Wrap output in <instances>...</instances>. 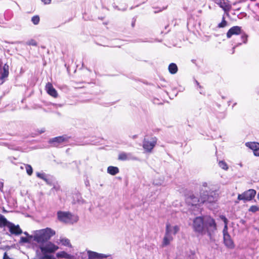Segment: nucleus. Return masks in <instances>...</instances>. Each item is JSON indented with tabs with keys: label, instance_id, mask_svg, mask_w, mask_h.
<instances>
[{
	"label": "nucleus",
	"instance_id": "f257e3e1",
	"mask_svg": "<svg viewBox=\"0 0 259 259\" xmlns=\"http://www.w3.org/2000/svg\"><path fill=\"white\" fill-rule=\"evenodd\" d=\"M193 228L195 232L200 235L207 233L211 239L212 234L217 230V226L212 218L209 217H198L193 220Z\"/></svg>",
	"mask_w": 259,
	"mask_h": 259
},
{
	"label": "nucleus",
	"instance_id": "f03ea898",
	"mask_svg": "<svg viewBox=\"0 0 259 259\" xmlns=\"http://www.w3.org/2000/svg\"><path fill=\"white\" fill-rule=\"evenodd\" d=\"M207 192L202 189L200 190L199 197L193 193H189L186 196V201L189 205H197L200 203H211L217 201L218 194L214 191H211L210 194H206Z\"/></svg>",
	"mask_w": 259,
	"mask_h": 259
},
{
	"label": "nucleus",
	"instance_id": "7ed1b4c3",
	"mask_svg": "<svg viewBox=\"0 0 259 259\" xmlns=\"http://www.w3.org/2000/svg\"><path fill=\"white\" fill-rule=\"evenodd\" d=\"M55 234V231L51 228H47L36 231L33 235V240L38 243H44L49 240Z\"/></svg>",
	"mask_w": 259,
	"mask_h": 259
},
{
	"label": "nucleus",
	"instance_id": "20e7f679",
	"mask_svg": "<svg viewBox=\"0 0 259 259\" xmlns=\"http://www.w3.org/2000/svg\"><path fill=\"white\" fill-rule=\"evenodd\" d=\"M58 220L66 223H73L78 220L76 215H72L69 212L58 211L57 213Z\"/></svg>",
	"mask_w": 259,
	"mask_h": 259
},
{
	"label": "nucleus",
	"instance_id": "39448f33",
	"mask_svg": "<svg viewBox=\"0 0 259 259\" xmlns=\"http://www.w3.org/2000/svg\"><path fill=\"white\" fill-rule=\"evenodd\" d=\"M212 2L224 11V13L227 16L231 10L232 5L229 0H212Z\"/></svg>",
	"mask_w": 259,
	"mask_h": 259
},
{
	"label": "nucleus",
	"instance_id": "423d86ee",
	"mask_svg": "<svg viewBox=\"0 0 259 259\" xmlns=\"http://www.w3.org/2000/svg\"><path fill=\"white\" fill-rule=\"evenodd\" d=\"M256 194V191L253 189H249L241 194L238 195V200L249 201L254 197Z\"/></svg>",
	"mask_w": 259,
	"mask_h": 259
},
{
	"label": "nucleus",
	"instance_id": "0eeeda50",
	"mask_svg": "<svg viewBox=\"0 0 259 259\" xmlns=\"http://www.w3.org/2000/svg\"><path fill=\"white\" fill-rule=\"evenodd\" d=\"M40 249L42 253L45 254L46 253L55 251L58 249V247L50 242H47L41 245Z\"/></svg>",
	"mask_w": 259,
	"mask_h": 259
},
{
	"label": "nucleus",
	"instance_id": "6e6552de",
	"mask_svg": "<svg viewBox=\"0 0 259 259\" xmlns=\"http://www.w3.org/2000/svg\"><path fill=\"white\" fill-rule=\"evenodd\" d=\"M157 139L156 138H152L151 141L144 140L143 142V148L148 152H150L153 149L156 145Z\"/></svg>",
	"mask_w": 259,
	"mask_h": 259
},
{
	"label": "nucleus",
	"instance_id": "1a4fd4ad",
	"mask_svg": "<svg viewBox=\"0 0 259 259\" xmlns=\"http://www.w3.org/2000/svg\"><path fill=\"white\" fill-rule=\"evenodd\" d=\"M5 226H7L9 229V231L11 234L15 235H18L22 233V230L20 228L18 225H15L14 224L9 222L7 223Z\"/></svg>",
	"mask_w": 259,
	"mask_h": 259
},
{
	"label": "nucleus",
	"instance_id": "9d476101",
	"mask_svg": "<svg viewBox=\"0 0 259 259\" xmlns=\"http://www.w3.org/2000/svg\"><path fill=\"white\" fill-rule=\"evenodd\" d=\"M241 27L238 26H235L231 27L227 32L226 36L228 38H231L233 35L241 34Z\"/></svg>",
	"mask_w": 259,
	"mask_h": 259
},
{
	"label": "nucleus",
	"instance_id": "9b49d317",
	"mask_svg": "<svg viewBox=\"0 0 259 259\" xmlns=\"http://www.w3.org/2000/svg\"><path fill=\"white\" fill-rule=\"evenodd\" d=\"M180 227L178 225L172 226L169 223H166L165 232L168 231L169 234L170 235H175L180 231Z\"/></svg>",
	"mask_w": 259,
	"mask_h": 259
},
{
	"label": "nucleus",
	"instance_id": "f8f14e48",
	"mask_svg": "<svg viewBox=\"0 0 259 259\" xmlns=\"http://www.w3.org/2000/svg\"><path fill=\"white\" fill-rule=\"evenodd\" d=\"M118 160L122 161L125 160H136L137 158L134 156L131 153L121 152L118 155Z\"/></svg>",
	"mask_w": 259,
	"mask_h": 259
},
{
	"label": "nucleus",
	"instance_id": "ddd939ff",
	"mask_svg": "<svg viewBox=\"0 0 259 259\" xmlns=\"http://www.w3.org/2000/svg\"><path fill=\"white\" fill-rule=\"evenodd\" d=\"M246 146L251 149L256 156H259V143L256 142H248Z\"/></svg>",
	"mask_w": 259,
	"mask_h": 259
},
{
	"label": "nucleus",
	"instance_id": "4468645a",
	"mask_svg": "<svg viewBox=\"0 0 259 259\" xmlns=\"http://www.w3.org/2000/svg\"><path fill=\"white\" fill-rule=\"evenodd\" d=\"M68 139L66 136H60L50 140V142L54 143L55 146H58L59 144L67 141Z\"/></svg>",
	"mask_w": 259,
	"mask_h": 259
},
{
	"label": "nucleus",
	"instance_id": "2eb2a0df",
	"mask_svg": "<svg viewBox=\"0 0 259 259\" xmlns=\"http://www.w3.org/2000/svg\"><path fill=\"white\" fill-rule=\"evenodd\" d=\"M89 259H98L99 258H105L107 256L104 254L98 253L96 252L88 250L87 251Z\"/></svg>",
	"mask_w": 259,
	"mask_h": 259
},
{
	"label": "nucleus",
	"instance_id": "dca6fc26",
	"mask_svg": "<svg viewBox=\"0 0 259 259\" xmlns=\"http://www.w3.org/2000/svg\"><path fill=\"white\" fill-rule=\"evenodd\" d=\"M46 90L47 92L53 97H57L58 96L56 90L54 88L52 83L48 82L46 85Z\"/></svg>",
	"mask_w": 259,
	"mask_h": 259
},
{
	"label": "nucleus",
	"instance_id": "f3484780",
	"mask_svg": "<svg viewBox=\"0 0 259 259\" xmlns=\"http://www.w3.org/2000/svg\"><path fill=\"white\" fill-rule=\"evenodd\" d=\"M174 239L173 236L169 234L168 231L165 233V235L162 242V246L168 245Z\"/></svg>",
	"mask_w": 259,
	"mask_h": 259
},
{
	"label": "nucleus",
	"instance_id": "a211bd4d",
	"mask_svg": "<svg viewBox=\"0 0 259 259\" xmlns=\"http://www.w3.org/2000/svg\"><path fill=\"white\" fill-rule=\"evenodd\" d=\"M9 75V66L5 64L3 68V72L0 75V85L2 84L4 81V79L8 77Z\"/></svg>",
	"mask_w": 259,
	"mask_h": 259
},
{
	"label": "nucleus",
	"instance_id": "6ab92c4d",
	"mask_svg": "<svg viewBox=\"0 0 259 259\" xmlns=\"http://www.w3.org/2000/svg\"><path fill=\"white\" fill-rule=\"evenodd\" d=\"M224 242L225 245L228 248L234 247V243L229 234H224Z\"/></svg>",
	"mask_w": 259,
	"mask_h": 259
},
{
	"label": "nucleus",
	"instance_id": "aec40b11",
	"mask_svg": "<svg viewBox=\"0 0 259 259\" xmlns=\"http://www.w3.org/2000/svg\"><path fill=\"white\" fill-rule=\"evenodd\" d=\"M58 242V243H60L65 246L71 247V244L70 243V240L67 238L64 237H60Z\"/></svg>",
	"mask_w": 259,
	"mask_h": 259
},
{
	"label": "nucleus",
	"instance_id": "412c9836",
	"mask_svg": "<svg viewBox=\"0 0 259 259\" xmlns=\"http://www.w3.org/2000/svg\"><path fill=\"white\" fill-rule=\"evenodd\" d=\"M168 71L170 73L175 74L178 72V67L175 63H171L168 66Z\"/></svg>",
	"mask_w": 259,
	"mask_h": 259
},
{
	"label": "nucleus",
	"instance_id": "4be33fe9",
	"mask_svg": "<svg viewBox=\"0 0 259 259\" xmlns=\"http://www.w3.org/2000/svg\"><path fill=\"white\" fill-rule=\"evenodd\" d=\"M107 171L112 175H115L119 172V170L117 167L110 166L107 168Z\"/></svg>",
	"mask_w": 259,
	"mask_h": 259
},
{
	"label": "nucleus",
	"instance_id": "5701e85b",
	"mask_svg": "<svg viewBox=\"0 0 259 259\" xmlns=\"http://www.w3.org/2000/svg\"><path fill=\"white\" fill-rule=\"evenodd\" d=\"M57 256L58 257H64L66 258H71L72 255L65 252V251H61L57 253Z\"/></svg>",
	"mask_w": 259,
	"mask_h": 259
},
{
	"label": "nucleus",
	"instance_id": "b1692460",
	"mask_svg": "<svg viewBox=\"0 0 259 259\" xmlns=\"http://www.w3.org/2000/svg\"><path fill=\"white\" fill-rule=\"evenodd\" d=\"M7 223L8 221L6 218L2 214H0V228L5 227L7 225Z\"/></svg>",
	"mask_w": 259,
	"mask_h": 259
},
{
	"label": "nucleus",
	"instance_id": "393cba45",
	"mask_svg": "<svg viewBox=\"0 0 259 259\" xmlns=\"http://www.w3.org/2000/svg\"><path fill=\"white\" fill-rule=\"evenodd\" d=\"M219 166L224 170H227L229 168L228 165L227 163L223 161H220L219 162Z\"/></svg>",
	"mask_w": 259,
	"mask_h": 259
},
{
	"label": "nucleus",
	"instance_id": "a878e982",
	"mask_svg": "<svg viewBox=\"0 0 259 259\" xmlns=\"http://www.w3.org/2000/svg\"><path fill=\"white\" fill-rule=\"evenodd\" d=\"M32 238L33 239V236H29L28 237H22L20 239V242L22 243H28L30 242V239Z\"/></svg>",
	"mask_w": 259,
	"mask_h": 259
},
{
	"label": "nucleus",
	"instance_id": "bb28decb",
	"mask_svg": "<svg viewBox=\"0 0 259 259\" xmlns=\"http://www.w3.org/2000/svg\"><path fill=\"white\" fill-rule=\"evenodd\" d=\"M40 19L38 16H34L31 18V21L34 25H37L39 22Z\"/></svg>",
	"mask_w": 259,
	"mask_h": 259
},
{
	"label": "nucleus",
	"instance_id": "cd10ccee",
	"mask_svg": "<svg viewBox=\"0 0 259 259\" xmlns=\"http://www.w3.org/2000/svg\"><path fill=\"white\" fill-rule=\"evenodd\" d=\"M227 25V22L225 20L224 16L222 18V22L218 24V27L224 28Z\"/></svg>",
	"mask_w": 259,
	"mask_h": 259
},
{
	"label": "nucleus",
	"instance_id": "c85d7f7f",
	"mask_svg": "<svg viewBox=\"0 0 259 259\" xmlns=\"http://www.w3.org/2000/svg\"><path fill=\"white\" fill-rule=\"evenodd\" d=\"M26 172L29 176H31L33 172L32 168L31 165L29 164L25 165Z\"/></svg>",
	"mask_w": 259,
	"mask_h": 259
},
{
	"label": "nucleus",
	"instance_id": "c756f323",
	"mask_svg": "<svg viewBox=\"0 0 259 259\" xmlns=\"http://www.w3.org/2000/svg\"><path fill=\"white\" fill-rule=\"evenodd\" d=\"M207 186H208V184L206 182H203L202 183V187L201 188V189H200V191L202 189L203 190H204L205 191H206L207 192L206 193V194H210V192L211 191H209V192H208L207 190L206 189V188H207Z\"/></svg>",
	"mask_w": 259,
	"mask_h": 259
},
{
	"label": "nucleus",
	"instance_id": "7c9ffc66",
	"mask_svg": "<svg viewBox=\"0 0 259 259\" xmlns=\"http://www.w3.org/2000/svg\"><path fill=\"white\" fill-rule=\"evenodd\" d=\"M163 183V179H160V180H157L155 179L153 181V184L157 186H160L162 185Z\"/></svg>",
	"mask_w": 259,
	"mask_h": 259
},
{
	"label": "nucleus",
	"instance_id": "2f4dec72",
	"mask_svg": "<svg viewBox=\"0 0 259 259\" xmlns=\"http://www.w3.org/2000/svg\"><path fill=\"white\" fill-rule=\"evenodd\" d=\"M258 209H259V208H258V206H257L256 205H252L249 208V211H251V212H255L257 211H258Z\"/></svg>",
	"mask_w": 259,
	"mask_h": 259
},
{
	"label": "nucleus",
	"instance_id": "473e14b6",
	"mask_svg": "<svg viewBox=\"0 0 259 259\" xmlns=\"http://www.w3.org/2000/svg\"><path fill=\"white\" fill-rule=\"evenodd\" d=\"M26 44L29 46H36L37 45V42L34 39H31L26 42Z\"/></svg>",
	"mask_w": 259,
	"mask_h": 259
},
{
	"label": "nucleus",
	"instance_id": "72a5a7b5",
	"mask_svg": "<svg viewBox=\"0 0 259 259\" xmlns=\"http://www.w3.org/2000/svg\"><path fill=\"white\" fill-rule=\"evenodd\" d=\"M36 176L38 178H39L42 180H44V179H45V177L47 176V175L44 172H42V173L37 172Z\"/></svg>",
	"mask_w": 259,
	"mask_h": 259
},
{
	"label": "nucleus",
	"instance_id": "f704fd0d",
	"mask_svg": "<svg viewBox=\"0 0 259 259\" xmlns=\"http://www.w3.org/2000/svg\"><path fill=\"white\" fill-rule=\"evenodd\" d=\"M247 37L248 36L244 33L241 36V39L242 41L245 44L247 42Z\"/></svg>",
	"mask_w": 259,
	"mask_h": 259
},
{
	"label": "nucleus",
	"instance_id": "c9c22d12",
	"mask_svg": "<svg viewBox=\"0 0 259 259\" xmlns=\"http://www.w3.org/2000/svg\"><path fill=\"white\" fill-rule=\"evenodd\" d=\"M34 259H54V258L50 256L46 255L44 254V255L41 257L38 258L37 256H36Z\"/></svg>",
	"mask_w": 259,
	"mask_h": 259
},
{
	"label": "nucleus",
	"instance_id": "e433bc0d",
	"mask_svg": "<svg viewBox=\"0 0 259 259\" xmlns=\"http://www.w3.org/2000/svg\"><path fill=\"white\" fill-rule=\"evenodd\" d=\"M223 235L224 234H229L228 233V226L227 224H225V226L223 229Z\"/></svg>",
	"mask_w": 259,
	"mask_h": 259
},
{
	"label": "nucleus",
	"instance_id": "4c0bfd02",
	"mask_svg": "<svg viewBox=\"0 0 259 259\" xmlns=\"http://www.w3.org/2000/svg\"><path fill=\"white\" fill-rule=\"evenodd\" d=\"M222 220L223 221L225 224H228V220L227 219L224 215H221L220 217Z\"/></svg>",
	"mask_w": 259,
	"mask_h": 259
},
{
	"label": "nucleus",
	"instance_id": "58836bf2",
	"mask_svg": "<svg viewBox=\"0 0 259 259\" xmlns=\"http://www.w3.org/2000/svg\"><path fill=\"white\" fill-rule=\"evenodd\" d=\"M45 4H49L51 2V0H42Z\"/></svg>",
	"mask_w": 259,
	"mask_h": 259
},
{
	"label": "nucleus",
	"instance_id": "ea45409f",
	"mask_svg": "<svg viewBox=\"0 0 259 259\" xmlns=\"http://www.w3.org/2000/svg\"><path fill=\"white\" fill-rule=\"evenodd\" d=\"M43 180H44L47 184L50 183V181L49 179L47 178V176H46L45 179H44Z\"/></svg>",
	"mask_w": 259,
	"mask_h": 259
},
{
	"label": "nucleus",
	"instance_id": "a19ab883",
	"mask_svg": "<svg viewBox=\"0 0 259 259\" xmlns=\"http://www.w3.org/2000/svg\"><path fill=\"white\" fill-rule=\"evenodd\" d=\"M3 184L2 183H0V190H1L3 188Z\"/></svg>",
	"mask_w": 259,
	"mask_h": 259
},
{
	"label": "nucleus",
	"instance_id": "79ce46f5",
	"mask_svg": "<svg viewBox=\"0 0 259 259\" xmlns=\"http://www.w3.org/2000/svg\"><path fill=\"white\" fill-rule=\"evenodd\" d=\"M195 82H196V83L198 85H199V87H200V85H199V82H198L197 80H195Z\"/></svg>",
	"mask_w": 259,
	"mask_h": 259
},
{
	"label": "nucleus",
	"instance_id": "37998d69",
	"mask_svg": "<svg viewBox=\"0 0 259 259\" xmlns=\"http://www.w3.org/2000/svg\"><path fill=\"white\" fill-rule=\"evenodd\" d=\"M24 234H25L27 236H28V234L27 232H24Z\"/></svg>",
	"mask_w": 259,
	"mask_h": 259
},
{
	"label": "nucleus",
	"instance_id": "c03bdc74",
	"mask_svg": "<svg viewBox=\"0 0 259 259\" xmlns=\"http://www.w3.org/2000/svg\"><path fill=\"white\" fill-rule=\"evenodd\" d=\"M257 198L259 199V193L257 194Z\"/></svg>",
	"mask_w": 259,
	"mask_h": 259
}]
</instances>
